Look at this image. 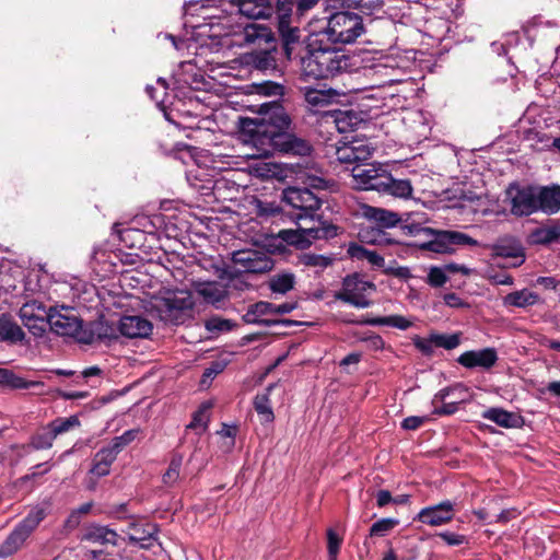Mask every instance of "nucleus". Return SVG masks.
<instances>
[{"label": "nucleus", "instance_id": "obj_1", "mask_svg": "<svg viewBox=\"0 0 560 560\" xmlns=\"http://www.w3.org/2000/svg\"><path fill=\"white\" fill-rule=\"evenodd\" d=\"M348 67L347 56L336 50L318 35L310 33L307 54L301 59V75L305 81L331 78Z\"/></svg>", "mask_w": 560, "mask_h": 560}, {"label": "nucleus", "instance_id": "obj_2", "mask_svg": "<svg viewBox=\"0 0 560 560\" xmlns=\"http://www.w3.org/2000/svg\"><path fill=\"white\" fill-rule=\"evenodd\" d=\"M319 22L310 24V33L330 45L351 44L364 33L363 19L354 12L339 11L326 18L324 25Z\"/></svg>", "mask_w": 560, "mask_h": 560}, {"label": "nucleus", "instance_id": "obj_3", "mask_svg": "<svg viewBox=\"0 0 560 560\" xmlns=\"http://www.w3.org/2000/svg\"><path fill=\"white\" fill-rule=\"evenodd\" d=\"M280 132L270 130L265 119L243 118L240 121L238 139L249 145L252 152H246L245 156L250 159L267 158L278 150Z\"/></svg>", "mask_w": 560, "mask_h": 560}, {"label": "nucleus", "instance_id": "obj_4", "mask_svg": "<svg viewBox=\"0 0 560 560\" xmlns=\"http://www.w3.org/2000/svg\"><path fill=\"white\" fill-rule=\"evenodd\" d=\"M194 306L191 293L185 290H165L154 295L150 302L151 312L156 313L160 319L178 324L184 315Z\"/></svg>", "mask_w": 560, "mask_h": 560}, {"label": "nucleus", "instance_id": "obj_5", "mask_svg": "<svg viewBox=\"0 0 560 560\" xmlns=\"http://www.w3.org/2000/svg\"><path fill=\"white\" fill-rule=\"evenodd\" d=\"M48 513L49 504L47 503L32 508L1 545L0 556L9 557L19 551Z\"/></svg>", "mask_w": 560, "mask_h": 560}, {"label": "nucleus", "instance_id": "obj_6", "mask_svg": "<svg viewBox=\"0 0 560 560\" xmlns=\"http://www.w3.org/2000/svg\"><path fill=\"white\" fill-rule=\"evenodd\" d=\"M415 233L431 237L429 241L421 244L420 247L439 254L453 252L454 245L476 246L478 244L477 241L471 238L469 235L456 231H439L430 228H417Z\"/></svg>", "mask_w": 560, "mask_h": 560}, {"label": "nucleus", "instance_id": "obj_7", "mask_svg": "<svg viewBox=\"0 0 560 560\" xmlns=\"http://www.w3.org/2000/svg\"><path fill=\"white\" fill-rule=\"evenodd\" d=\"M282 201L288 206L300 210L295 220H308L313 223H320L316 211L320 208L323 198L308 188L288 187L282 192Z\"/></svg>", "mask_w": 560, "mask_h": 560}, {"label": "nucleus", "instance_id": "obj_8", "mask_svg": "<svg viewBox=\"0 0 560 560\" xmlns=\"http://www.w3.org/2000/svg\"><path fill=\"white\" fill-rule=\"evenodd\" d=\"M47 323L51 330L61 336L75 337L79 341L90 343L93 336H86L82 329L81 319L74 314L73 310L61 306L60 308H50L47 316Z\"/></svg>", "mask_w": 560, "mask_h": 560}, {"label": "nucleus", "instance_id": "obj_9", "mask_svg": "<svg viewBox=\"0 0 560 560\" xmlns=\"http://www.w3.org/2000/svg\"><path fill=\"white\" fill-rule=\"evenodd\" d=\"M363 215L370 222L375 223L376 228H371V231L368 229L362 230L360 237L372 244L389 243L382 229L394 228L400 221L398 213L383 208L366 206L363 208Z\"/></svg>", "mask_w": 560, "mask_h": 560}, {"label": "nucleus", "instance_id": "obj_10", "mask_svg": "<svg viewBox=\"0 0 560 560\" xmlns=\"http://www.w3.org/2000/svg\"><path fill=\"white\" fill-rule=\"evenodd\" d=\"M375 291V285L358 273L347 276L342 280L341 289L335 292L334 298L358 308L370 306L368 296Z\"/></svg>", "mask_w": 560, "mask_h": 560}, {"label": "nucleus", "instance_id": "obj_11", "mask_svg": "<svg viewBox=\"0 0 560 560\" xmlns=\"http://www.w3.org/2000/svg\"><path fill=\"white\" fill-rule=\"evenodd\" d=\"M503 203L515 217H527L536 213V187L510 184L504 191Z\"/></svg>", "mask_w": 560, "mask_h": 560}, {"label": "nucleus", "instance_id": "obj_12", "mask_svg": "<svg viewBox=\"0 0 560 560\" xmlns=\"http://www.w3.org/2000/svg\"><path fill=\"white\" fill-rule=\"evenodd\" d=\"M335 234L334 226H320V223L313 224L312 226H302L299 224L298 229H285L278 233V236L289 245H294L305 248L311 245L313 240L325 238Z\"/></svg>", "mask_w": 560, "mask_h": 560}, {"label": "nucleus", "instance_id": "obj_13", "mask_svg": "<svg viewBox=\"0 0 560 560\" xmlns=\"http://www.w3.org/2000/svg\"><path fill=\"white\" fill-rule=\"evenodd\" d=\"M351 177L355 189L380 192L387 180V171L375 164H358L351 170Z\"/></svg>", "mask_w": 560, "mask_h": 560}, {"label": "nucleus", "instance_id": "obj_14", "mask_svg": "<svg viewBox=\"0 0 560 560\" xmlns=\"http://www.w3.org/2000/svg\"><path fill=\"white\" fill-rule=\"evenodd\" d=\"M232 260L240 272L264 273L272 268L270 257L256 249H242L234 252Z\"/></svg>", "mask_w": 560, "mask_h": 560}, {"label": "nucleus", "instance_id": "obj_15", "mask_svg": "<svg viewBox=\"0 0 560 560\" xmlns=\"http://www.w3.org/2000/svg\"><path fill=\"white\" fill-rule=\"evenodd\" d=\"M454 503L450 500H445L439 504L421 509L415 520L425 525L436 527L448 524L454 518Z\"/></svg>", "mask_w": 560, "mask_h": 560}, {"label": "nucleus", "instance_id": "obj_16", "mask_svg": "<svg viewBox=\"0 0 560 560\" xmlns=\"http://www.w3.org/2000/svg\"><path fill=\"white\" fill-rule=\"evenodd\" d=\"M117 329L127 338H147L152 332L153 326L142 316L128 315L118 320Z\"/></svg>", "mask_w": 560, "mask_h": 560}, {"label": "nucleus", "instance_id": "obj_17", "mask_svg": "<svg viewBox=\"0 0 560 560\" xmlns=\"http://www.w3.org/2000/svg\"><path fill=\"white\" fill-rule=\"evenodd\" d=\"M79 425L80 421L77 416H71L69 418H58L49 423L47 432L36 438L34 444L37 448L50 447L57 435L66 433Z\"/></svg>", "mask_w": 560, "mask_h": 560}, {"label": "nucleus", "instance_id": "obj_18", "mask_svg": "<svg viewBox=\"0 0 560 560\" xmlns=\"http://www.w3.org/2000/svg\"><path fill=\"white\" fill-rule=\"evenodd\" d=\"M555 214L560 211V185L536 187V212Z\"/></svg>", "mask_w": 560, "mask_h": 560}, {"label": "nucleus", "instance_id": "obj_19", "mask_svg": "<svg viewBox=\"0 0 560 560\" xmlns=\"http://www.w3.org/2000/svg\"><path fill=\"white\" fill-rule=\"evenodd\" d=\"M230 3L242 15L253 20L269 19L273 12L269 0H230Z\"/></svg>", "mask_w": 560, "mask_h": 560}, {"label": "nucleus", "instance_id": "obj_20", "mask_svg": "<svg viewBox=\"0 0 560 560\" xmlns=\"http://www.w3.org/2000/svg\"><path fill=\"white\" fill-rule=\"evenodd\" d=\"M301 92L311 112H317L330 106L339 95L332 89H315L310 86L302 88Z\"/></svg>", "mask_w": 560, "mask_h": 560}, {"label": "nucleus", "instance_id": "obj_21", "mask_svg": "<svg viewBox=\"0 0 560 560\" xmlns=\"http://www.w3.org/2000/svg\"><path fill=\"white\" fill-rule=\"evenodd\" d=\"M498 355L494 349L466 351L458 358V363L467 369L483 368L490 369L495 364Z\"/></svg>", "mask_w": 560, "mask_h": 560}, {"label": "nucleus", "instance_id": "obj_22", "mask_svg": "<svg viewBox=\"0 0 560 560\" xmlns=\"http://www.w3.org/2000/svg\"><path fill=\"white\" fill-rule=\"evenodd\" d=\"M492 255L498 258L511 259L506 266L517 267L525 261L522 245L515 240H501L492 246Z\"/></svg>", "mask_w": 560, "mask_h": 560}, {"label": "nucleus", "instance_id": "obj_23", "mask_svg": "<svg viewBox=\"0 0 560 560\" xmlns=\"http://www.w3.org/2000/svg\"><path fill=\"white\" fill-rule=\"evenodd\" d=\"M80 540L101 546H115L117 545L118 534L106 526L90 525L82 530Z\"/></svg>", "mask_w": 560, "mask_h": 560}, {"label": "nucleus", "instance_id": "obj_24", "mask_svg": "<svg viewBox=\"0 0 560 560\" xmlns=\"http://www.w3.org/2000/svg\"><path fill=\"white\" fill-rule=\"evenodd\" d=\"M275 304L260 301L253 304L243 316L244 320L248 324H259L265 326H271L278 324L277 320L265 318V316L276 315Z\"/></svg>", "mask_w": 560, "mask_h": 560}, {"label": "nucleus", "instance_id": "obj_25", "mask_svg": "<svg viewBox=\"0 0 560 560\" xmlns=\"http://www.w3.org/2000/svg\"><path fill=\"white\" fill-rule=\"evenodd\" d=\"M242 36L244 44L258 47L275 40L273 33L268 26L254 23L243 28Z\"/></svg>", "mask_w": 560, "mask_h": 560}, {"label": "nucleus", "instance_id": "obj_26", "mask_svg": "<svg viewBox=\"0 0 560 560\" xmlns=\"http://www.w3.org/2000/svg\"><path fill=\"white\" fill-rule=\"evenodd\" d=\"M262 108L265 109L266 117L261 119H265L268 128L272 126L278 129L277 132H281V130H285L290 127L291 117L280 104L268 103L264 104Z\"/></svg>", "mask_w": 560, "mask_h": 560}, {"label": "nucleus", "instance_id": "obj_27", "mask_svg": "<svg viewBox=\"0 0 560 560\" xmlns=\"http://www.w3.org/2000/svg\"><path fill=\"white\" fill-rule=\"evenodd\" d=\"M278 150L298 155H306L311 151V145L303 139L291 133L280 132Z\"/></svg>", "mask_w": 560, "mask_h": 560}, {"label": "nucleus", "instance_id": "obj_28", "mask_svg": "<svg viewBox=\"0 0 560 560\" xmlns=\"http://www.w3.org/2000/svg\"><path fill=\"white\" fill-rule=\"evenodd\" d=\"M117 452L109 445L98 451L94 457V465L91 468V474L97 478L108 475L110 465L117 456Z\"/></svg>", "mask_w": 560, "mask_h": 560}, {"label": "nucleus", "instance_id": "obj_29", "mask_svg": "<svg viewBox=\"0 0 560 560\" xmlns=\"http://www.w3.org/2000/svg\"><path fill=\"white\" fill-rule=\"evenodd\" d=\"M482 417L502 428H517L521 424V417L501 408H490L482 412Z\"/></svg>", "mask_w": 560, "mask_h": 560}, {"label": "nucleus", "instance_id": "obj_30", "mask_svg": "<svg viewBox=\"0 0 560 560\" xmlns=\"http://www.w3.org/2000/svg\"><path fill=\"white\" fill-rule=\"evenodd\" d=\"M380 192L388 194L397 198H409L412 195V185L408 179H395L387 172V180Z\"/></svg>", "mask_w": 560, "mask_h": 560}, {"label": "nucleus", "instance_id": "obj_31", "mask_svg": "<svg viewBox=\"0 0 560 560\" xmlns=\"http://www.w3.org/2000/svg\"><path fill=\"white\" fill-rule=\"evenodd\" d=\"M273 388L275 385L268 386L264 393L257 394L254 399L255 410L262 423H271L275 420V415L269 398V395Z\"/></svg>", "mask_w": 560, "mask_h": 560}, {"label": "nucleus", "instance_id": "obj_32", "mask_svg": "<svg viewBox=\"0 0 560 560\" xmlns=\"http://www.w3.org/2000/svg\"><path fill=\"white\" fill-rule=\"evenodd\" d=\"M328 116L332 119L331 122L340 133L352 131L360 122L357 114L349 110L334 112Z\"/></svg>", "mask_w": 560, "mask_h": 560}, {"label": "nucleus", "instance_id": "obj_33", "mask_svg": "<svg viewBox=\"0 0 560 560\" xmlns=\"http://www.w3.org/2000/svg\"><path fill=\"white\" fill-rule=\"evenodd\" d=\"M196 291L206 302L211 304L219 303L225 298L224 289L217 282L199 283Z\"/></svg>", "mask_w": 560, "mask_h": 560}, {"label": "nucleus", "instance_id": "obj_34", "mask_svg": "<svg viewBox=\"0 0 560 560\" xmlns=\"http://www.w3.org/2000/svg\"><path fill=\"white\" fill-rule=\"evenodd\" d=\"M537 301L538 295L525 289L505 295L503 304L506 306L526 307L536 304Z\"/></svg>", "mask_w": 560, "mask_h": 560}, {"label": "nucleus", "instance_id": "obj_35", "mask_svg": "<svg viewBox=\"0 0 560 560\" xmlns=\"http://www.w3.org/2000/svg\"><path fill=\"white\" fill-rule=\"evenodd\" d=\"M295 284V276L292 272L283 271L273 275L269 280V288L275 293L285 294Z\"/></svg>", "mask_w": 560, "mask_h": 560}, {"label": "nucleus", "instance_id": "obj_36", "mask_svg": "<svg viewBox=\"0 0 560 560\" xmlns=\"http://www.w3.org/2000/svg\"><path fill=\"white\" fill-rule=\"evenodd\" d=\"M48 312L37 301H31L20 308V317L23 324H30L31 322L47 318Z\"/></svg>", "mask_w": 560, "mask_h": 560}, {"label": "nucleus", "instance_id": "obj_37", "mask_svg": "<svg viewBox=\"0 0 560 560\" xmlns=\"http://www.w3.org/2000/svg\"><path fill=\"white\" fill-rule=\"evenodd\" d=\"M24 339V332L19 325L8 317H0V340L18 342Z\"/></svg>", "mask_w": 560, "mask_h": 560}, {"label": "nucleus", "instance_id": "obj_38", "mask_svg": "<svg viewBox=\"0 0 560 560\" xmlns=\"http://www.w3.org/2000/svg\"><path fill=\"white\" fill-rule=\"evenodd\" d=\"M452 388H443L439 393L435 394L432 404L435 409L433 413L435 415H452L456 411L457 405L456 402L445 404L446 397L451 394Z\"/></svg>", "mask_w": 560, "mask_h": 560}, {"label": "nucleus", "instance_id": "obj_39", "mask_svg": "<svg viewBox=\"0 0 560 560\" xmlns=\"http://www.w3.org/2000/svg\"><path fill=\"white\" fill-rule=\"evenodd\" d=\"M299 178L303 182L304 185H306V188H313V189H326L328 187V182L323 177V174L320 171L315 170L313 171H301Z\"/></svg>", "mask_w": 560, "mask_h": 560}, {"label": "nucleus", "instance_id": "obj_40", "mask_svg": "<svg viewBox=\"0 0 560 560\" xmlns=\"http://www.w3.org/2000/svg\"><path fill=\"white\" fill-rule=\"evenodd\" d=\"M348 253L351 257L358 259H366L374 266L382 267L384 265V258L382 256L360 245H351L348 249Z\"/></svg>", "mask_w": 560, "mask_h": 560}, {"label": "nucleus", "instance_id": "obj_41", "mask_svg": "<svg viewBox=\"0 0 560 560\" xmlns=\"http://www.w3.org/2000/svg\"><path fill=\"white\" fill-rule=\"evenodd\" d=\"M155 533V527L151 524L144 526L140 524H132L129 528L128 536L131 541L144 542L150 540Z\"/></svg>", "mask_w": 560, "mask_h": 560}, {"label": "nucleus", "instance_id": "obj_42", "mask_svg": "<svg viewBox=\"0 0 560 560\" xmlns=\"http://www.w3.org/2000/svg\"><path fill=\"white\" fill-rule=\"evenodd\" d=\"M278 28L285 45L298 42L300 37V30L290 25V21L287 15L279 19Z\"/></svg>", "mask_w": 560, "mask_h": 560}, {"label": "nucleus", "instance_id": "obj_43", "mask_svg": "<svg viewBox=\"0 0 560 560\" xmlns=\"http://www.w3.org/2000/svg\"><path fill=\"white\" fill-rule=\"evenodd\" d=\"M183 463V457L180 455H175L168 465L167 470L163 475V482L168 486L173 487L179 479L180 474V467Z\"/></svg>", "mask_w": 560, "mask_h": 560}, {"label": "nucleus", "instance_id": "obj_44", "mask_svg": "<svg viewBox=\"0 0 560 560\" xmlns=\"http://www.w3.org/2000/svg\"><path fill=\"white\" fill-rule=\"evenodd\" d=\"M205 327L209 332L218 335L230 331L234 327V324L230 319L212 316L206 320Z\"/></svg>", "mask_w": 560, "mask_h": 560}, {"label": "nucleus", "instance_id": "obj_45", "mask_svg": "<svg viewBox=\"0 0 560 560\" xmlns=\"http://www.w3.org/2000/svg\"><path fill=\"white\" fill-rule=\"evenodd\" d=\"M374 324L395 327L401 330H406L412 326V320L401 315H390L385 317L376 318Z\"/></svg>", "mask_w": 560, "mask_h": 560}, {"label": "nucleus", "instance_id": "obj_46", "mask_svg": "<svg viewBox=\"0 0 560 560\" xmlns=\"http://www.w3.org/2000/svg\"><path fill=\"white\" fill-rule=\"evenodd\" d=\"M560 236L557 228H541L533 232L532 238L537 244H549Z\"/></svg>", "mask_w": 560, "mask_h": 560}, {"label": "nucleus", "instance_id": "obj_47", "mask_svg": "<svg viewBox=\"0 0 560 560\" xmlns=\"http://www.w3.org/2000/svg\"><path fill=\"white\" fill-rule=\"evenodd\" d=\"M209 405H202L198 411L195 412L192 421L188 428L195 429L198 433L206 431L209 422Z\"/></svg>", "mask_w": 560, "mask_h": 560}, {"label": "nucleus", "instance_id": "obj_48", "mask_svg": "<svg viewBox=\"0 0 560 560\" xmlns=\"http://www.w3.org/2000/svg\"><path fill=\"white\" fill-rule=\"evenodd\" d=\"M300 260L304 266L318 268L319 270L327 268L332 262L330 257L316 254H304Z\"/></svg>", "mask_w": 560, "mask_h": 560}, {"label": "nucleus", "instance_id": "obj_49", "mask_svg": "<svg viewBox=\"0 0 560 560\" xmlns=\"http://www.w3.org/2000/svg\"><path fill=\"white\" fill-rule=\"evenodd\" d=\"M446 271L445 267H431L428 272L427 282L434 288L444 285L448 280Z\"/></svg>", "mask_w": 560, "mask_h": 560}, {"label": "nucleus", "instance_id": "obj_50", "mask_svg": "<svg viewBox=\"0 0 560 560\" xmlns=\"http://www.w3.org/2000/svg\"><path fill=\"white\" fill-rule=\"evenodd\" d=\"M431 341L438 346L442 347L444 349H454L459 345V336L456 334L453 335H432Z\"/></svg>", "mask_w": 560, "mask_h": 560}, {"label": "nucleus", "instance_id": "obj_51", "mask_svg": "<svg viewBox=\"0 0 560 560\" xmlns=\"http://www.w3.org/2000/svg\"><path fill=\"white\" fill-rule=\"evenodd\" d=\"M336 158L340 163H343V164L355 163L358 165L352 142L345 143L343 145L337 148Z\"/></svg>", "mask_w": 560, "mask_h": 560}, {"label": "nucleus", "instance_id": "obj_52", "mask_svg": "<svg viewBox=\"0 0 560 560\" xmlns=\"http://www.w3.org/2000/svg\"><path fill=\"white\" fill-rule=\"evenodd\" d=\"M397 524V520L382 518L372 525L370 534L372 536H383L387 532L392 530Z\"/></svg>", "mask_w": 560, "mask_h": 560}, {"label": "nucleus", "instance_id": "obj_53", "mask_svg": "<svg viewBox=\"0 0 560 560\" xmlns=\"http://www.w3.org/2000/svg\"><path fill=\"white\" fill-rule=\"evenodd\" d=\"M100 339H113L117 338L119 332L116 326L108 325L107 323H96L93 330Z\"/></svg>", "mask_w": 560, "mask_h": 560}, {"label": "nucleus", "instance_id": "obj_54", "mask_svg": "<svg viewBox=\"0 0 560 560\" xmlns=\"http://www.w3.org/2000/svg\"><path fill=\"white\" fill-rule=\"evenodd\" d=\"M352 145L358 164L369 160L372 156L373 148L369 143L363 141H352Z\"/></svg>", "mask_w": 560, "mask_h": 560}, {"label": "nucleus", "instance_id": "obj_55", "mask_svg": "<svg viewBox=\"0 0 560 560\" xmlns=\"http://www.w3.org/2000/svg\"><path fill=\"white\" fill-rule=\"evenodd\" d=\"M137 431L130 430L125 432L122 435L117 436L113 440L110 446L119 453L127 444H129L137 435Z\"/></svg>", "mask_w": 560, "mask_h": 560}, {"label": "nucleus", "instance_id": "obj_56", "mask_svg": "<svg viewBox=\"0 0 560 560\" xmlns=\"http://www.w3.org/2000/svg\"><path fill=\"white\" fill-rule=\"evenodd\" d=\"M327 538H328L329 560H337V553H338L340 545H341V539L331 529L328 530Z\"/></svg>", "mask_w": 560, "mask_h": 560}, {"label": "nucleus", "instance_id": "obj_57", "mask_svg": "<svg viewBox=\"0 0 560 560\" xmlns=\"http://www.w3.org/2000/svg\"><path fill=\"white\" fill-rule=\"evenodd\" d=\"M255 172L260 177H273L278 174V166L273 163L258 162L255 165Z\"/></svg>", "mask_w": 560, "mask_h": 560}, {"label": "nucleus", "instance_id": "obj_58", "mask_svg": "<svg viewBox=\"0 0 560 560\" xmlns=\"http://www.w3.org/2000/svg\"><path fill=\"white\" fill-rule=\"evenodd\" d=\"M282 92L283 86L273 82H265L258 86V93L264 95H281Z\"/></svg>", "mask_w": 560, "mask_h": 560}, {"label": "nucleus", "instance_id": "obj_59", "mask_svg": "<svg viewBox=\"0 0 560 560\" xmlns=\"http://www.w3.org/2000/svg\"><path fill=\"white\" fill-rule=\"evenodd\" d=\"M439 537L442 538L450 546H459L466 542V537L464 535H458L450 532L440 533Z\"/></svg>", "mask_w": 560, "mask_h": 560}, {"label": "nucleus", "instance_id": "obj_60", "mask_svg": "<svg viewBox=\"0 0 560 560\" xmlns=\"http://www.w3.org/2000/svg\"><path fill=\"white\" fill-rule=\"evenodd\" d=\"M47 318L38 319L31 322L30 324H24L25 327L30 329V331L35 336H42L46 329Z\"/></svg>", "mask_w": 560, "mask_h": 560}, {"label": "nucleus", "instance_id": "obj_61", "mask_svg": "<svg viewBox=\"0 0 560 560\" xmlns=\"http://www.w3.org/2000/svg\"><path fill=\"white\" fill-rule=\"evenodd\" d=\"M81 523V518L72 511L63 523L65 533L75 529Z\"/></svg>", "mask_w": 560, "mask_h": 560}, {"label": "nucleus", "instance_id": "obj_62", "mask_svg": "<svg viewBox=\"0 0 560 560\" xmlns=\"http://www.w3.org/2000/svg\"><path fill=\"white\" fill-rule=\"evenodd\" d=\"M424 420L425 418L423 417H408L404 419L401 427L406 430H416L424 422Z\"/></svg>", "mask_w": 560, "mask_h": 560}, {"label": "nucleus", "instance_id": "obj_63", "mask_svg": "<svg viewBox=\"0 0 560 560\" xmlns=\"http://www.w3.org/2000/svg\"><path fill=\"white\" fill-rule=\"evenodd\" d=\"M224 369V364H222L221 362H214L212 363V365L207 369L203 373V378H202V383H206V381L209 378L211 380L213 376L218 375L219 373H221Z\"/></svg>", "mask_w": 560, "mask_h": 560}, {"label": "nucleus", "instance_id": "obj_64", "mask_svg": "<svg viewBox=\"0 0 560 560\" xmlns=\"http://www.w3.org/2000/svg\"><path fill=\"white\" fill-rule=\"evenodd\" d=\"M490 281L493 284L512 285L513 278L505 273H495L489 276Z\"/></svg>", "mask_w": 560, "mask_h": 560}]
</instances>
